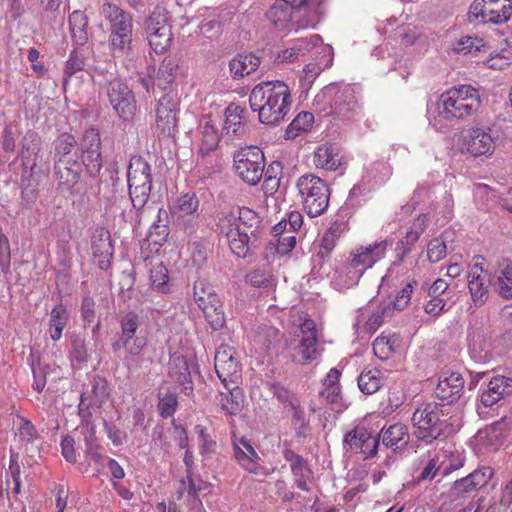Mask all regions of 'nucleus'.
I'll return each instance as SVG.
<instances>
[{
    "mask_svg": "<svg viewBox=\"0 0 512 512\" xmlns=\"http://www.w3.org/2000/svg\"><path fill=\"white\" fill-rule=\"evenodd\" d=\"M69 319V313L66 307L60 303L56 305L50 314V336L54 341H57L62 336V331L65 328Z\"/></svg>",
    "mask_w": 512,
    "mask_h": 512,
    "instance_id": "nucleus-39",
    "label": "nucleus"
},
{
    "mask_svg": "<svg viewBox=\"0 0 512 512\" xmlns=\"http://www.w3.org/2000/svg\"><path fill=\"white\" fill-rule=\"evenodd\" d=\"M78 149L80 169L82 170L84 167L90 177H97L103 167L99 129L93 126L86 129L78 142Z\"/></svg>",
    "mask_w": 512,
    "mask_h": 512,
    "instance_id": "nucleus-8",
    "label": "nucleus"
},
{
    "mask_svg": "<svg viewBox=\"0 0 512 512\" xmlns=\"http://www.w3.org/2000/svg\"><path fill=\"white\" fill-rule=\"evenodd\" d=\"M121 341L127 353L125 357L127 363H129L133 357L139 356L146 346V340L143 337L121 338Z\"/></svg>",
    "mask_w": 512,
    "mask_h": 512,
    "instance_id": "nucleus-54",
    "label": "nucleus"
},
{
    "mask_svg": "<svg viewBox=\"0 0 512 512\" xmlns=\"http://www.w3.org/2000/svg\"><path fill=\"white\" fill-rule=\"evenodd\" d=\"M290 457L286 455L287 459L291 461V469L294 476H310L312 474L307 462L303 457L296 455L292 450H286Z\"/></svg>",
    "mask_w": 512,
    "mask_h": 512,
    "instance_id": "nucleus-57",
    "label": "nucleus"
},
{
    "mask_svg": "<svg viewBox=\"0 0 512 512\" xmlns=\"http://www.w3.org/2000/svg\"><path fill=\"white\" fill-rule=\"evenodd\" d=\"M215 371L219 379L227 386V383H236L235 380L238 377L239 365L238 362L233 358L228 361H224L215 364Z\"/></svg>",
    "mask_w": 512,
    "mask_h": 512,
    "instance_id": "nucleus-48",
    "label": "nucleus"
},
{
    "mask_svg": "<svg viewBox=\"0 0 512 512\" xmlns=\"http://www.w3.org/2000/svg\"><path fill=\"white\" fill-rule=\"evenodd\" d=\"M53 145L54 171L58 187L62 191L66 190L71 196L81 194L78 140L71 133L64 132L55 139Z\"/></svg>",
    "mask_w": 512,
    "mask_h": 512,
    "instance_id": "nucleus-3",
    "label": "nucleus"
},
{
    "mask_svg": "<svg viewBox=\"0 0 512 512\" xmlns=\"http://www.w3.org/2000/svg\"><path fill=\"white\" fill-rule=\"evenodd\" d=\"M169 226L168 224H153L147 235V240L154 245L162 246L168 238Z\"/></svg>",
    "mask_w": 512,
    "mask_h": 512,
    "instance_id": "nucleus-55",
    "label": "nucleus"
},
{
    "mask_svg": "<svg viewBox=\"0 0 512 512\" xmlns=\"http://www.w3.org/2000/svg\"><path fill=\"white\" fill-rule=\"evenodd\" d=\"M145 32L150 47L155 53H163L171 42V28L161 11L152 12L145 21Z\"/></svg>",
    "mask_w": 512,
    "mask_h": 512,
    "instance_id": "nucleus-15",
    "label": "nucleus"
},
{
    "mask_svg": "<svg viewBox=\"0 0 512 512\" xmlns=\"http://www.w3.org/2000/svg\"><path fill=\"white\" fill-rule=\"evenodd\" d=\"M70 357L72 361H75L80 365L86 364L89 360L86 340L80 334H73L71 336Z\"/></svg>",
    "mask_w": 512,
    "mask_h": 512,
    "instance_id": "nucleus-49",
    "label": "nucleus"
},
{
    "mask_svg": "<svg viewBox=\"0 0 512 512\" xmlns=\"http://www.w3.org/2000/svg\"><path fill=\"white\" fill-rule=\"evenodd\" d=\"M96 303L90 296H85L81 303V317L84 323V327L91 324L96 317Z\"/></svg>",
    "mask_w": 512,
    "mask_h": 512,
    "instance_id": "nucleus-61",
    "label": "nucleus"
},
{
    "mask_svg": "<svg viewBox=\"0 0 512 512\" xmlns=\"http://www.w3.org/2000/svg\"><path fill=\"white\" fill-rule=\"evenodd\" d=\"M438 117L452 122L470 116L476 112L471 104L465 103L462 99H456L454 96L444 92L437 101Z\"/></svg>",
    "mask_w": 512,
    "mask_h": 512,
    "instance_id": "nucleus-20",
    "label": "nucleus"
},
{
    "mask_svg": "<svg viewBox=\"0 0 512 512\" xmlns=\"http://www.w3.org/2000/svg\"><path fill=\"white\" fill-rule=\"evenodd\" d=\"M270 391L280 403L285 405V407H288L290 402H295L297 400L295 395L280 383L271 384Z\"/></svg>",
    "mask_w": 512,
    "mask_h": 512,
    "instance_id": "nucleus-64",
    "label": "nucleus"
},
{
    "mask_svg": "<svg viewBox=\"0 0 512 512\" xmlns=\"http://www.w3.org/2000/svg\"><path fill=\"white\" fill-rule=\"evenodd\" d=\"M464 379L461 374L455 372L443 373L435 389L436 396L447 404L457 401L464 389Z\"/></svg>",
    "mask_w": 512,
    "mask_h": 512,
    "instance_id": "nucleus-21",
    "label": "nucleus"
},
{
    "mask_svg": "<svg viewBox=\"0 0 512 512\" xmlns=\"http://www.w3.org/2000/svg\"><path fill=\"white\" fill-rule=\"evenodd\" d=\"M103 89L115 114L125 122L132 120L137 105L129 85L121 78H113L107 81Z\"/></svg>",
    "mask_w": 512,
    "mask_h": 512,
    "instance_id": "nucleus-9",
    "label": "nucleus"
},
{
    "mask_svg": "<svg viewBox=\"0 0 512 512\" xmlns=\"http://www.w3.org/2000/svg\"><path fill=\"white\" fill-rule=\"evenodd\" d=\"M194 299L198 306L203 305V302L212 301V297H218L213 287L205 280H197L193 287Z\"/></svg>",
    "mask_w": 512,
    "mask_h": 512,
    "instance_id": "nucleus-53",
    "label": "nucleus"
},
{
    "mask_svg": "<svg viewBox=\"0 0 512 512\" xmlns=\"http://www.w3.org/2000/svg\"><path fill=\"white\" fill-rule=\"evenodd\" d=\"M494 475L490 466H482L467 476L455 480L449 490L452 502L464 500L469 494L484 488Z\"/></svg>",
    "mask_w": 512,
    "mask_h": 512,
    "instance_id": "nucleus-13",
    "label": "nucleus"
},
{
    "mask_svg": "<svg viewBox=\"0 0 512 512\" xmlns=\"http://www.w3.org/2000/svg\"><path fill=\"white\" fill-rule=\"evenodd\" d=\"M511 393L512 379L498 375L489 381L487 389L481 395V403L485 407H491Z\"/></svg>",
    "mask_w": 512,
    "mask_h": 512,
    "instance_id": "nucleus-24",
    "label": "nucleus"
},
{
    "mask_svg": "<svg viewBox=\"0 0 512 512\" xmlns=\"http://www.w3.org/2000/svg\"><path fill=\"white\" fill-rule=\"evenodd\" d=\"M299 340L290 344L291 360L294 363L307 365L319 359L322 350L319 347V341L315 324L312 320L306 319L300 328Z\"/></svg>",
    "mask_w": 512,
    "mask_h": 512,
    "instance_id": "nucleus-11",
    "label": "nucleus"
},
{
    "mask_svg": "<svg viewBox=\"0 0 512 512\" xmlns=\"http://www.w3.org/2000/svg\"><path fill=\"white\" fill-rule=\"evenodd\" d=\"M467 152L473 157L492 154L495 148L494 137L481 128H473L465 136Z\"/></svg>",
    "mask_w": 512,
    "mask_h": 512,
    "instance_id": "nucleus-22",
    "label": "nucleus"
},
{
    "mask_svg": "<svg viewBox=\"0 0 512 512\" xmlns=\"http://www.w3.org/2000/svg\"><path fill=\"white\" fill-rule=\"evenodd\" d=\"M483 45V39L467 36L457 42L455 50L465 54L472 53L480 51Z\"/></svg>",
    "mask_w": 512,
    "mask_h": 512,
    "instance_id": "nucleus-58",
    "label": "nucleus"
},
{
    "mask_svg": "<svg viewBox=\"0 0 512 512\" xmlns=\"http://www.w3.org/2000/svg\"><path fill=\"white\" fill-rule=\"evenodd\" d=\"M247 110L236 103H230L224 111L223 131L229 136H241L246 132Z\"/></svg>",
    "mask_w": 512,
    "mask_h": 512,
    "instance_id": "nucleus-25",
    "label": "nucleus"
},
{
    "mask_svg": "<svg viewBox=\"0 0 512 512\" xmlns=\"http://www.w3.org/2000/svg\"><path fill=\"white\" fill-rule=\"evenodd\" d=\"M180 100L172 90L166 92L156 108V130L163 136H174L177 132V112Z\"/></svg>",
    "mask_w": 512,
    "mask_h": 512,
    "instance_id": "nucleus-14",
    "label": "nucleus"
},
{
    "mask_svg": "<svg viewBox=\"0 0 512 512\" xmlns=\"http://www.w3.org/2000/svg\"><path fill=\"white\" fill-rule=\"evenodd\" d=\"M380 439L387 448L397 446H406L409 441L407 427L402 423H395L386 430L381 431Z\"/></svg>",
    "mask_w": 512,
    "mask_h": 512,
    "instance_id": "nucleus-35",
    "label": "nucleus"
},
{
    "mask_svg": "<svg viewBox=\"0 0 512 512\" xmlns=\"http://www.w3.org/2000/svg\"><path fill=\"white\" fill-rule=\"evenodd\" d=\"M489 283L493 291L503 300H512V260L503 257L497 262V267L489 275Z\"/></svg>",
    "mask_w": 512,
    "mask_h": 512,
    "instance_id": "nucleus-19",
    "label": "nucleus"
},
{
    "mask_svg": "<svg viewBox=\"0 0 512 512\" xmlns=\"http://www.w3.org/2000/svg\"><path fill=\"white\" fill-rule=\"evenodd\" d=\"M146 203L136 204L134 196L113 194L107 203V211L113 216L114 221L119 224H131L137 226L141 222V213Z\"/></svg>",
    "mask_w": 512,
    "mask_h": 512,
    "instance_id": "nucleus-12",
    "label": "nucleus"
},
{
    "mask_svg": "<svg viewBox=\"0 0 512 512\" xmlns=\"http://www.w3.org/2000/svg\"><path fill=\"white\" fill-rule=\"evenodd\" d=\"M89 398H90V395L88 394L87 391L82 392L80 395V403L78 405V415L81 418L82 424H85V425H90L93 421L92 420L93 414H92L91 407L95 406V405L93 404V402L90 404L85 403Z\"/></svg>",
    "mask_w": 512,
    "mask_h": 512,
    "instance_id": "nucleus-60",
    "label": "nucleus"
},
{
    "mask_svg": "<svg viewBox=\"0 0 512 512\" xmlns=\"http://www.w3.org/2000/svg\"><path fill=\"white\" fill-rule=\"evenodd\" d=\"M456 99H462L465 103L471 104L474 110H478L480 107V96L478 91L470 85H462L459 87H453L446 91Z\"/></svg>",
    "mask_w": 512,
    "mask_h": 512,
    "instance_id": "nucleus-44",
    "label": "nucleus"
},
{
    "mask_svg": "<svg viewBox=\"0 0 512 512\" xmlns=\"http://www.w3.org/2000/svg\"><path fill=\"white\" fill-rule=\"evenodd\" d=\"M320 42H322L320 35L314 34L310 37L295 40L292 49H295L299 57L316 48Z\"/></svg>",
    "mask_w": 512,
    "mask_h": 512,
    "instance_id": "nucleus-56",
    "label": "nucleus"
},
{
    "mask_svg": "<svg viewBox=\"0 0 512 512\" xmlns=\"http://www.w3.org/2000/svg\"><path fill=\"white\" fill-rule=\"evenodd\" d=\"M289 411H291V419L292 423L296 428V444L303 445V439L307 437L308 434V424L305 418L304 409L301 407L299 400L297 399L295 402H290L288 406Z\"/></svg>",
    "mask_w": 512,
    "mask_h": 512,
    "instance_id": "nucleus-37",
    "label": "nucleus"
},
{
    "mask_svg": "<svg viewBox=\"0 0 512 512\" xmlns=\"http://www.w3.org/2000/svg\"><path fill=\"white\" fill-rule=\"evenodd\" d=\"M169 375L176 383L183 386L182 391L185 395H190L193 392L191 370L186 357L174 356L171 359L169 363Z\"/></svg>",
    "mask_w": 512,
    "mask_h": 512,
    "instance_id": "nucleus-27",
    "label": "nucleus"
},
{
    "mask_svg": "<svg viewBox=\"0 0 512 512\" xmlns=\"http://www.w3.org/2000/svg\"><path fill=\"white\" fill-rule=\"evenodd\" d=\"M313 121H314V116H313L312 113H310V112H301V113H299L293 119V121L290 123V125L288 126V129L286 131V134H287L288 138L297 136L296 133L292 134V132L294 130L297 131V132L307 131L311 127Z\"/></svg>",
    "mask_w": 512,
    "mask_h": 512,
    "instance_id": "nucleus-51",
    "label": "nucleus"
},
{
    "mask_svg": "<svg viewBox=\"0 0 512 512\" xmlns=\"http://www.w3.org/2000/svg\"><path fill=\"white\" fill-rule=\"evenodd\" d=\"M344 444L350 448H378L380 434L364 424H358L345 434Z\"/></svg>",
    "mask_w": 512,
    "mask_h": 512,
    "instance_id": "nucleus-23",
    "label": "nucleus"
},
{
    "mask_svg": "<svg viewBox=\"0 0 512 512\" xmlns=\"http://www.w3.org/2000/svg\"><path fill=\"white\" fill-rule=\"evenodd\" d=\"M151 287L162 294H167L171 291L170 278L168 269L159 263L150 269Z\"/></svg>",
    "mask_w": 512,
    "mask_h": 512,
    "instance_id": "nucleus-42",
    "label": "nucleus"
},
{
    "mask_svg": "<svg viewBox=\"0 0 512 512\" xmlns=\"http://www.w3.org/2000/svg\"><path fill=\"white\" fill-rule=\"evenodd\" d=\"M467 279L472 301L476 306H482L488 300V285L485 284L480 273L476 271L469 272Z\"/></svg>",
    "mask_w": 512,
    "mask_h": 512,
    "instance_id": "nucleus-36",
    "label": "nucleus"
},
{
    "mask_svg": "<svg viewBox=\"0 0 512 512\" xmlns=\"http://www.w3.org/2000/svg\"><path fill=\"white\" fill-rule=\"evenodd\" d=\"M69 26L73 43L77 46H84L89 39L88 17L81 11H74L69 16Z\"/></svg>",
    "mask_w": 512,
    "mask_h": 512,
    "instance_id": "nucleus-33",
    "label": "nucleus"
},
{
    "mask_svg": "<svg viewBox=\"0 0 512 512\" xmlns=\"http://www.w3.org/2000/svg\"><path fill=\"white\" fill-rule=\"evenodd\" d=\"M158 411L163 418L173 416L178 405L177 395L170 390H160L158 392Z\"/></svg>",
    "mask_w": 512,
    "mask_h": 512,
    "instance_id": "nucleus-45",
    "label": "nucleus"
},
{
    "mask_svg": "<svg viewBox=\"0 0 512 512\" xmlns=\"http://www.w3.org/2000/svg\"><path fill=\"white\" fill-rule=\"evenodd\" d=\"M91 390L87 391L93 404L100 408L109 397L108 382L105 378L95 375L90 381Z\"/></svg>",
    "mask_w": 512,
    "mask_h": 512,
    "instance_id": "nucleus-43",
    "label": "nucleus"
},
{
    "mask_svg": "<svg viewBox=\"0 0 512 512\" xmlns=\"http://www.w3.org/2000/svg\"><path fill=\"white\" fill-rule=\"evenodd\" d=\"M484 3L483 24H502L511 17L512 4L509 0H484Z\"/></svg>",
    "mask_w": 512,
    "mask_h": 512,
    "instance_id": "nucleus-28",
    "label": "nucleus"
},
{
    "mask_svg": "<svg viewBox=\"0 0 512 512\" xmlns=\"http://www.w3.org/2000/svg\"><path fill=\"white\" fill-rule=\"evenodd\" d=\"M198 206L199 200L196 195L194 193H187L178 199L177 204L173 207L172 213L178 220L186 216L194 218Z\"/></svg>",
    "mask_w": 512,
    "mask_h": 512,
    "instance_id": "nucleus-41",
    "label": "nucleus"
},
{
    "mask_svg": "<svg viewBox=\"0 0 512 512\" xmlns=\"http://www.w3.org/2000/svg\"><path fill=\"white\" fill-rule=\"evenodd\" d=\"M449 232L444 231L439 238L432 239L427 245V257L430 262L436 263L442 260L447 253L446 240Z\"/></svg>",
    "mask_w": 512,
    "mask_h": 512,
    "instance_id": "nucleus-47",
    "label": "nucleus"
},
{
    "mask_svg": "<svg viewBox=\"0 0 512 512\" xmlns=\"http://www.w3.org/2000/svg\"><path fill=\"white\" fill-rule=\"evenodd\" d=\"M100 14L109 23L108 47L113 57L129 56L133 51V19L131 14L110 2L101 6Z\"/></svg>",
    "mask_w": 512,
    "mask_h": 512,
    "instance_id": "nucleus-4",
    "label": "nucleus"
},
{
    "mask_svg": "<svg viewBox=\"0 0 512 512\" xmlns=\"http://www.w3.org/2000/svg\"><path fill=\"white\" fill-rule=\"evenodd\" d=\"M261 61L252 53L237 54L229 63L233 78H243L257 70Z\"/></svg>",
    "mask_w": 512,
    "mask_h": 512,
    "instance_id": "nucleus-31",
    "label": "nucleus"
},
{
    "mask_svg": "<svg viewBox=\"0 0 512 512\" xmlns=\"http://www.w3.org/2000/svg\"><path fill=\"white\" fill-rule=\"evenodd\" d=\"M119 323L121 338H133L136 337V332L141 325V318L136 312L129 311L120 317Z\"/></svg>",
    "mask_w": 512,
    "mask_h": 512,
    "instance_id": "nucleus-50",
    "label": "nucleus"
},
{
    "mask_svg": "<svg viewBox=\"0 0 512 512\" xmlns=\"http://www.w3.org/2000/svg\"><path fill=\"white\" fill-rule=\"evenodd\" d=\"M128 194L134 196L136 204H147L152 190L151 165L141 156L130 159L127 171Z\"/></svg>",
    "mask_w": 512,
    "mask_h": 512,
    "instance_id": "nucleus-10",
    "label": "nucleus"
},
{
    "mask_svg": "<svg viewBox=\"0 0 512 512\" xmlns=\"http://www.w3.org/2000/svg\"><path fill=\"white\" fill-rule=\"evenodd\" d=\"M178 68L176 56L169 55L165 57L156 75L157 86L162 90L169 88L177 77Z\"/></svg>",
    "mask_w": 512,
    "mask_h": 512,
    "instance_id": "nucleus-34",
    "label": "nucleus"
},
{
    "mask_svg": "<svg viewBox=\"0 0 512 512\" xmlns=\"http://www.w3.org/2000/svg\"><path fill=\"white\" fill-rule=\"evenodd\" d=\"M227 222L226 236L231 251L245 258L255 253L265 234V227L259 214L248 207H236L221 219Z\"/></svg>",
    "mask_w": 512,
    "mask_h": 512,
    "instance_id": "nucleus-1",
    "label": "nucleus"
},
{
    "mask_svg": "<svg viewBox=\"0 0 512 512\" xmlns=\"http://www.w3.org/2000/svg\"><path fill=\"white\" fill-rule=\"evenodd\" d=\"M304 210L310 217L323 214L329 205L330 189L327 183L312 173L300 176L296 182Z\"/></svg>",
    "mask_w": 512,
    "mask_h": 512,
    "instance_id": "nucleus-6",
    "label": "nucleus"
},
{
    "mask_svg": "<svg viewBox=\"0 0 512 512\" xmlns=\"http://www.w3.org/2000/svg\"><path fill=\"white\" fill-rule=\"evenodd\" d=\"M373 351L378 358L384 360L394 352V349L389 338L380 336L377 337L373 342Z\"/></svg>",
    "mask_w": 512,
    "mask_h": 512,
    "instance_id": "nucleus-63",
    "label": "nucleus"
},
{
    "mask_svg": "<svg viewBox=\"0 0 512 512\" xmlns=\"http://www.w3.org/2000/svg\"><path fill=\"white\" fill-rule=\"evenodd\" d=\"M228 393L222 398V409L230 415L238 414L244 407L245 397L243 390L238 386H225Z\"/></svg>",
    "mask_w": 512,
    "mask_h": 512,
    "instance_id": "nucleus-38",
    "label": "nucleus"
},
{
    "mask_svg": "<svg viewBox=\"0 0 512 512\" xmlns=\"http://www.w3.org/2000/svg\"><path fill=\"white\" fill-rule=\"evenodd\" d=\"M358 87L347 85L338 90L334 98V112L340 115H346L361 108Z\"/></svg>",
    "mask_w": 512,
    "mask_h": 512,
    "instance_id": "nucleus-26",
    "label": "nucleus"
},
{
    "mask_svg": "<svg viewBox=\"0 0 512 512\" xmlns=\"http://www.w3.org/2000/svg\"><path fill=\"white\" fill-rule=\"evenodd\" d=\"M233 168L235 174L246 184L257 185L265 169V156L263 151L254 145L241 147L233 154Z\"/></svg>",
    "mask_w": 512,
    "mask_h": 512,
    "instance_id": "nucleus-7",
    "label": "nucleus"
},
{
    "mask_svg": "<svg viewBox=\"0 0 512 512\" xmlns=\"http://www.w3.org/2000/svg\"><path fill=\"white\" fill-rule=\"evenodd\" d=\"M417 285V281L412 280L406 284L398 293L393 302L394 308L397 310H403L409 304L414 286Z\"/></svg>",
    "mask_w": 512,
    "mask_h": 512,
    "instance_id": "nucleus-59",
    "label": "nucleus"
},
{
    "mask_svg": "<svg viewBox=\"0 0 512 512\" xmlns=\"http://www.w3.org/2000/svg\"><path fill=\"white\" fill-rule=\"evenodd\" d=\"M234 457L245 470L256 475L268 476L275 469L265 450H234Z\"/></svg>",
    "mask_w": 512,
    "mask_h": 512,
    "instance_id": "nucleus-18",
    "label": "nucleus"
},
{
    "mask_svg": "<svg viewBox=\"0 0 512 512\" xmlns=\"http://www.w3.org/2000/svg\"><path fill=\"white\" fill-rule=\"evenodd\" d=\"M308 0H277L266 12L268 21L277 29L284 30L292 25L294 13Z\"/></svg>",
    "mask_w": 512,
    "mask_h": 512,
    "instance_id": "nucleus-16",
    "label": "nucleus"
},
{
    "mask_svg": "<svg viewBox=\"0 0 512 512\" xmlns=\"http://www.w3.org/2000/svg\"><path fill=\"white\" fill-rule=\"evenodd\" d=\"M382 386L381 371L379 369L363 370L358 377L359 389L367 395L377 392Z\"/></svg>",
    "mask_w": 512,
    "mask_h": 512,
    "instance_id": "nucleus-40",
    "label": "nucleus"
},
{
    "mask_svg": "<svg viewBox=\"0 0 512 512\" xmlns=\"http://www.w3.org/2000/svg\"><path fill=\"white\" fill-rule=\"evenodd\" d=\"M388 244L389 242L387 240H383L373 245L357 248L355 252L351 253V267L354 269L360 268L359 276H361L366 269L371 268L384 257Z\"/></svg>",
    "mask_w": 512,
    "mask_h": 512,
    "instance_id": "nucleus-17",
    "label": "nucleus"
},
{
    "mask_svg": "<svg viewBox=\"0 0 512 512\" xmlns=\"http://www.w3.org/2000/svg\"><path fill=\"white\" fill-rule=\"evenodd\" d=\"M438 409L437 403H428L413 413L414 435L426 445L434 441L439 445L454 432L452 425L440 420Z\"/></svg>",
    "mask_w": 512,
    "mask_h": 512,
    "instance_id": "nucleus-5",
    "label": "nucleus"
},
{
    "mask_svg": "<svg viewBox=\"0 0 512 512\" xmlns=\"http://www.w3.org/2000/svg\"><path fill=\"white\" fill-rule=\"evenodd\" d=\"M112 69L111 63H106L104 66L101 65H94L92 66L90 64V69L88 72L91 74L92 79L95 83H97L101 88H105V84L107 81L113 78H117L113 72L110 70Z\"/></svg>",
    "mask_w": 512,
    "mask_h": 512,
    "instance_id": "nucleus-52",
    "label": "nucleus"
},
{
    "mask_svg": "<svg viewBox=\"0 0 512 512\" xmlns=\"http://www.w3.org/2000/svg\"><path fill=\"white\" fill-rule=\"evenodd\" d=\"M88 48H75L71 51L64 67V78L63 84L66 85L68 79L81 71H88L90 69V63L88 55L90 54Z\"/></svg>",
    "mask_w": 512,
    "mask_h": 512,
    "instance_id": "nucleus-29",
    "label": "nucleus"
},
{
    "mask_svg": "<svg viewBox=\"0 0 512 512\" xmlns=\"http://www.w3.org/2000/svg\"><path fill=\"white\" fill-rule=\"evenodd\" d=\"M211 300L203 302V305L198 306L204 318L212 330L217 331L222 329L226 324L225 313L223 304L219 297H212Z\"/></svg>",
    "mask_w": 512,
    "mask_h": 512,
    "instance_id": "nucleus-32",
    "label": "nucleus"
},
{
    "mask_svg": "<svg viewBox=\"0 0 512 512\" xmlns=\"http://www.w3.org/2000/svg\"><path fill=\"white\" fill-rule=\"evenodd\" d=\"M290 90L279 80L257 84L249 94V104L258 113L261 123L275 126L284 120L290 110Z\"/></svg>",
    "mask_w": 512,
    "mask_h": 512,
    "instance_id": "nucleus-2",
    "label": "nucleus"
},
{
    "mask_svg": "<svg viewBox=\"0 0 512 512\" xmlns=\"http://www.w3.org/2000/svg\"><path fill=\"white\" fill-rule=\"evenodd\" d=\"M340 149L336 144L322 145L314 153V164L316 167L328 171H335L341 164Z\"/></svg>",
    "mask_w": 512,
    "mask_h": 512,
    "instance_id": "nucleus-30",
    "label": "nucleus"
},
{
    "mask_svg": "<svg viewBox=\"0 0 512 512\" xmlns=\"http://www.w3.org/2000/svg\"><path fill=\"white\" fill-rule=\"evenodd\" d=\"M91 248L94 253L114 251L110 232L104 227H96L92 235Z\"/></svg>",
    "mask_w": 512,
    "mask_h": 512,
    "instance_id": "nucleus-46",
    "label": "nucleus"
},
{
    "mask_svg": "<svg viewBox=\"0 0 512 512\" xmlns=\"http://www.w3.org/2000/svg\"><path fill=\"white\" fill-rule=\"evenodd\" d=\"M429 218L427 214H421L415 219L409 231H407L406 235L411 242H417L420 235L426 230L428 226Z\"/></svg>",
    "mask_w": 512,
    "mask_h": 512,
    "instance_id": "nucleus-62",
    "label": "nucleus"
}]
</instances>
